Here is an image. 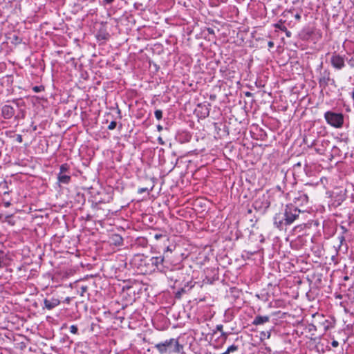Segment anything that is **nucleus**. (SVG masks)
<instances>
[{
  "instance_id": "a19ab883",
  "label": "nucleus",
  "mask_w": 354,
  "mask_h": 354,
  "mask_svg": "<svg viewBox=\"0 0 354 354\" xmlns=\"http://www.w3.org/2000/svg\"><path fill=\"white\" fill-rule=\"evenodd\" d=\"M301 166V162H299L295 164L293 167H294V169H296L297 167H300Z\"/></svg>"
},
{
  "instance_id": "79ce46f5",
  "label": "nucleus",
  "mask_w": 354,
  "mask_h": 354,
  "mask_svg": "<svg viewBox=\"0 0 354 354\" xmlns=\"http://www.w3.org/2000/svg\"><path fill=\"white\" fill-rule=\"evenodd\" d=\"M245 95L247 97H251L252 95V93L249 91H247L245 93Z\"/></svg>"
},
{
  "instance_id": "473e14b6",
  "label": "nucleus",
  "mask_w": 354,
  "mask_h": 354,
  "mask_svg": "<svg viewBox=\"0 0 354 354\" xmlns=\"http://www.w3.org/2000/svg\"><path fill=\"white\" fill-rule=\"evenodd\" d=\"M223 325L219 324V325H217V326H216V330H217L218 331H220L221 333H222V331H223Z\"/></svg>"
},
{
  "instance_id": "1a4fd4ad",
  "label": "nucleus",
  "mask_w": 354,
  "mask_h": 354,
  "mask_svg": "<svg viewBox=\"0 0 354 354\" xmlns=\"http://www.w3.org/2000/svg\"><path fill=\"white\" fill-rule=\"evenodd\" d=\"M60 304V300L58 298L54 297H46L44 300V307L43 308H46L48 310H50Z\"/></svg>"
},
{
  "instance_id": "3c124183",
  "label": "nucleus",
  "mask_w": 354,
  "mask_h": 354,
  "mask_svg": "<svg viewBox=\"0 0 354 354\" xmlns=\"http://www.w3.org/2000/svg\"><path fill=\"white\" fill-rule=\"evenodd\" d=\"M337 298H339V299H341L342 297V296L341 295H339L336 297Z\"/></svg>"
},
{
  "instance_id": "a211bd4d",
  "label": "nucleus",
  "mask_w": 354,
  "mask_h": 354,
  "mask_svg": "<svg viewBox=\"0 0 354 354\" xmlns=\"http://www.w3.org/2000/svg\"><path fill=\"white\" fill-rule=\"evenodd\" d=\"M113 240L114 241V243L118 245H120L123 243V239L122 236L118 234L113 235Z\"/></svg>"
},
{
  "instance_id": "58836bf2",
  "label": "nucleus",
  "mask_w": 354,
  "mask_h": 354,
  "mask_svg": "<svg viewBox=\"0 0 354 354\" xmlns=\"http://www.w3.org/2000/svg\"><path fill=\"white\" fill-rule=\"evenodd\" d=\"M147 191V188H140L138 189V193L142 194Z\"/></svg>"
},
{
  "instance_id": "39448f33",
  "label": "nucleus",
  "mask_w": 354,
  "mask_h": 354,
  "mask_svg": "<svg viewBox=\"0 0 354 354\" xmlns=\"http://www.w3.org/2000/svg\"><path fill=\"white\" fill-rule=\"evenodd\" d=\"M324 118L330 126L339 128L344 123V115L340 113H335L330 111L324 113Z\"/></svg>"
},
{
  "instance_id": "412c9836",
  "label": "nucleus",
  "mask_w": 354,
  "mask_h": 354,
  "mask_svg": "<svg viewBox=\"0 0 354 354\" xmlns=\"http://www.w3.org/2000/svg\"><path fill=\"white\" fill-rule=\"evenodd\" d=\"M154 114L157 120H160L162 118V111L161 110H156Z\"/></svg>"
},
{
  "instance_id": "ea45409f",
  "label": "nucleus",
  "mask_w": 354,
  "mask_h": 354,
  "mask_svg": "<svg viewBox=\"0 0 354 354\" xmlns=\"http://www.w3.org/2000/svg\"><path fill=\"white\" fill-rule=\"evenodd\" d=\"M71 297H66V298L64 299V302H65V303H66V304H69V303L71 302Z\"/></svg>"
},
{
  "instance_id": "a878e982",
  "label": "nucleus",
  "mask_w": 354,
  "mask_h": 354,
  "mask_svg": "<svg viewBox=\"0 0 354 354\" xmlns=\"http://www.w3.org/2000/svg\"><path fill=\"white\" fill-rule=\"evenodd\" d=\"M117 126V122L115 121H112L108 126L109 130H113Z\"/></svg>"
},
{
  "instance_id": "f03ea898",
  "label": "nucleus",
  "mask_w": 354,
  "mask_h": 354,
  "mask_svg": "<svg viewBox=\"0 0 354 354\" xmlns=\"http://www.w3.org/2000/svg\"><path fill=\"white\" fill-rule=\"evenodd\" d=\"M159 354L183 353V346L179 343L178 339L170 338L154 345Z\"/></svg>"
},
{
  "instance_id": "4be33fe9",
  "label": "nucleus",
  "mask_w": 354,
  "mask_h": 354,
  "mask_svg": "<svg viewBox=\"0 0 354 354\" xmlns=\"http://www.w3.org/2000/svg\"><path fill=\"white\" fill-rule=\"evenodd\" d=\"M44 89H45V88L42 85H41V86H35L32 87V90L35 93L43 91H44Z\"/></svg>"
},
{
  "instance_id": "2f4dec72",
  "label": "nucleus",
  "mask_w": 354,
  "mask_h": 354,
  "mask_svg": "<svg viewBox=\"0 0 354 354\" xmlns=\"http://www.w3.org/2000/svg\"><path fill=\"white\" fill-rule=\"evenodd\" d=\"M331 345L333 347H337L339 345V342L337 340L333 339L331 342Z\"/></svg>"
},
{
  "instance_id": "393cba45",
  "label": "nucleus",
  "mask_w": 354,
  "mask_h": 354,
  "mask_svg": "<svg viewBox=\"0 0 354 354\" xmlns=\"http://www.w3.org/2000/svg\"><path fill=\"white\" fill-rule=\"evenodd\" d=\"M229 333L222 331L221 334V337L223 340V344L225 343L228 337Z\"/></svg>"
},
{
  "instance_id": "864d4df0",
  "label": "nucleus",
  "mask_w": 354,
  "mask_h": 354,
  "mask_svg": "<svg viewBox=\"0 0 354 354\" xmlns=\"http://www.w3.org/2000/svg\"><path fill=\"white\" fill-rule=\"evenodd\" d=\"M8 193H9V192H8V191H5V192H4V194H8Z\"/></svg>"
},
{
  "instance_id": "6e6552de",
  "label": "nucleus",
  "mask_w": 354,
  "mask_h": 354,
  "mask_svg": "<svg viewBox=\"0 0 354 354\" xmlns=\"http://www.w3.org/2000/svg\"><path fill=\"white\" fill-rule=\"evenodd\" d=\"M330 64L335 69H342L345 66V56L333 53L330 58Z\"/></svg>"
},
{
  "instance_id": "e433bc0d",
  "label": "nucleus",
  "mask_w": 354,
  "mask_h": 354,
  "mask_svg": "<svg viewBox=\"0 0 354 354\" xmlns=\"http://www.w3.org/2000/svg\"><path fill=\"white\" fill-rule=\"evenodd\" d=\"M295 18L297 20V21H299L301 19V15L299 13H297L295 15Z\"/></svg>"
},
{
  "instance_id": "f8f14e48",
  "label": "nucleus",
  "mask_w": 354,
  "mask_h": 354,
  "mask_svg": "<svg viewBox=\"0 0 354 354\" xmlns=\"http://www.w3.org/2000/svg\"><path fill=\"white\" fill-rule=\"evenodd\" d=\"M194 283H193L192 281L187 282L184 287H182L176 292L175 297L177 299H180L183 294L187 293L194 286Z\"/></svg>"
},
{
  "instance_id": "4468645a",
  "label": "nucleus",
  "mask_w": 354,
  "mask_h": 354,
  "mask_svg": "<svg viewBox=\"0 0 354 354\" xmlns=\"http://www.w3.org/2000/svg\"><path fill=\"white\" fill-rule=\"evenodd\" d=\"M270 321V317L268 315L261 316L257 315L255 317L252 324L254 326L261 325L265 323H267Z\"/></svg>"
},
{
  "instance_id": "603ef678",
  "label": "nucleus",
  "mask_w": 354,
  "mask_h": 354,
  "mask_svg": "<svg viewBox=\"0 0 354 354\" xmlns=\"http://www.w3.org/2000/svg\"><path fill=\"white\" fill-rule=\"evenodd\" d=\"M12 102L17 104V100H13Z\"/></svg>"
},
{
  "instance_id": "f257e3e1",
  "label": "nucleus",
  "mask_w": 354,
  "mask_h": 354,
  "mask_svg": "<svg viewBox=\"0 0 354 354\" xmlns=\"http://www.w3.org/2000/svg\"><path fill=\"white\" fill-rule=\"evenodd\" d=\"M304 210L300 209L295 205L290 203L286 205L283 216L277 214L274 218V223L277 228L283 230V226L291 225L299 216L304 214Z\"/></svg>"
},
{
  "instance_id": "c03bdc74",
  "label": "nucleus",
  "mask_w": 354,
  "mask_h": 354,
  "mask_svg": "<svg viewBox=\"0 0 354 354\" xmlns=\"http://www.w3.org/2000/svg\"><path fill=\"white\" fill-rule=\"evenodd\" d=\"M287 37H290L291 32L287 29V31H284Z\"/></svg>"
},
{
  "instance_id": "c9c22d12",
  "label": "nucleus",
  "mask_w": 354,
  "mask_h": 354,
  "mask_svg": "<svg viewBox=\"0 0 354 354\" xmlns=\"http://www.w3.org/2000/svg\"><path fill=\"white\" fill-rule=\"evenodd\" d=\"M258 203H258V201H257V200L254 201V207H255V208H261V207L260 205H259V204H258Z\"/></svg>"
},
{
  "instance_id": "de8ad7c7",
  "label": "nucleus",
  "mask_w": 354,
  "mask_h": 354,
  "mask_svg": "<svg viewBox=\"0 0 354 354\" xmlns=\"http://www.w3.org/2000/svg\"><path fill=\"white\" fill-rule=\"evenodd\" d=\"M157 128L159 131L162 130V127L160 125H158Z\"/></svg>"
},
{
  "instance_id": "c85d7f7f",
  "label": "nucleus",
  "mask_w": 354,
  "mask_h": 354,
  "mask_svg": "<svg viewBox=\"0 0 354 354\" xmlns=\"http://www.w3.org/2000/svg\"><path fill=\"white\" fill-rule=\"evenodd\" d=\"M115 0H103V3L105 5H111L112 4Z\"/></svg>"
},
{
  "instance_id": "4c0bfd02",
  "label": "nucleus",
  "mask_w": 354,
  "mask_h": 354,
  "mask_svg": "<svg viewBox=\"0 0 354 354\" xmlns=\"http://www.w3.org/2000/svg\"><path fill=\"white\" fill-rule=\"evenodd\" d=\"M268 47H269V48H272V47H274V42H273V41H268Z\"/></svg>"
},
{
  "instance_id": "0eeeda50",
  "label": "nucleus",
  "mask_w": 354,
  "mask_h": 354,
  "mask_svg": "<svg viewBox=\"0 0 354 354\" xmlns=\"http://www.w3.org/2000/svg\"><path fill=\"white\" fill-rule=\"evenodd\" d=\"M318 82L319 87L322 89H325L329 84H335V80L330 77V72L328 69L320 72Z\"/></svg>"
},
{
  "instance_id": "20e7f679",
  "label": "nucleus",
  "mask_w": 354,
  "mask_h": 354,
  "mask_svg": "<svg viewBox=\"0 0 354 354\" xmlns=\"http://www.w3.org/2000/svg\"><path fill=\"white\" fill-rule=\"evenodd\" d=\"M171 252L172 250L168 246L164 251L162 256L150 258L151 272L155 271L156 269L162 270L165 267H167V265L164 264L170 261L169 253L171 254Z\"/></svg>"
},
{
  "instance_id": "a18cd8bd",
  "label": "nucleus",
  "mask_w": 354,
  "mask_h": 354,
  "mask_svg": "<svg viewBox=\"0 0 354 354\" xmlns=\"http://www.w3.org/2000/svg\"><path fill=\"white\" fill-rule=\"evenodd\" d=\"M4 205L5 207H8L10 205V202H5L4 203Z\"/></svg>"
},
{
  "instance_id": "9b49d317",
  "label": "nucleus",
  "mask_w": 354,
  "mask_h": 354,
  "mask_svg": "<svg viewBox=\"0 0 354 354\" xmlns=\"http://www.w3.org/2000/svg\"><path fill=\"white\" fill-rule=\"evenodd\" d=\"M14 108L10 105H4L1 108V116L6 120L12 118L15 115Z\"/></svg>"
},
{
  "instance_id": "7ed1b4c3",
  "label": "nucleus",
  "mask_w": 354,
  "mask_h": 354,
  "mask_svg": "<svg viewBox=\"0 0 354 354\" xmlns=\"http://www.w3.org/2000/svg\"><path fill=\"white\" fill-rule=\"evenodd\" d=\"M150 258L144 254H136L131 263L132 266L137 269V271L142 274H147L151 272Z\"/></svg>"
},
{
  "instance_id": "6ab92c4d",
  "label": "nucleus",
  "mask_w": 354,
  "mask_h": 354,
  "mask_svg": "<svg viewBox=\"0 0 354 354\" xmlns=\"http://www.w3.org/2000/svg\"><path fill=\"white\" fill-rule=\"evenodd\" d=\"M238 350V346L232 344L230 346L227 350L225 351L227 354L230 353L231 352H234Z\"/></svg>"
},
{
  "instance_id": "c756f323",
  "label": "nucleus",
  "mask_w": 354,
  "mask_h": 354,
  "mask_svg": "<svg viewBox=\"0 0 354 354\" xmlns=\"http://www.w3.org/2000/svg\"><path fill=\"white\" fill-rule=\"evenodd\" d=\"M162 237H166L165 235H163L162 234H156L155 236H154V238L156 239V240H158L160 239V238Z\"/></svg>"
},
{
  "instance_id": "f3484780",
  "label": "nucleus",
  "mask_w": 354,
  "mask_h": 354,
  "mask_svg": "<svg viewBox=\"0 0 354 354\" xmlns=\"http://www.w3.org/2000/svg\"><path fill=\"white\" fill-rule=\"evenodd\" d=\"M285 21L280 19L278 23L274 24V27L281 31H287V28L283 25Z\"/></svg>"
},
{
  "instance_id": "09e8293b",
  "label": "nucleus",
  "mask_w": 354,
  "mask_h": 354,
  "mask_svg": "<svg viewBox=\"0 0 354 354\" xmlns=\"http://www.w3.org/2000/svg\"><path fill=\"white\" fill-rule=\"evenodd\" d=\"M342 229L344 230V232H347V230L344 227H342Z\"/></svg>"
},
{
  "instance_id": "423d86ee",
  "label": "nucleus",
  "mask_w": 354,
  "mask_h": 354,
  "mask_svg": "<svg viewBox=\"0 0 354 354\" xmlns=\"http://www.w3.org/2000/svg\"><path fill=\"white\" fill-rule=\"evenodd\" d=\"M306 188L303 190L299 191L297 194V196H295L293 199L294 205L297 206L298 207H301L308 202V196L307 193V189L312 187L311 184H306Z\"/></svg>"
},
{
  "instance_id": "49530a36",
  "label": "nucleus",
  "mask_w": 354,
  "mask_h": 354,
  "mask_svg": "<svg viewBox=\"0 0 354 354\" xmlns=\"http://www.w3.org/2000/svg\"><path fill=\"white\" fill-rule=\"evenodd\" d=\"M79 1H88V2H93L95 0H78Z\"/></svg>"
},
{
  "instance_id": "cd10ccee",
  "label": "nucleus",
  "mask_w": 354,
  "mask_h": 354,
  "mask_svg": "<svg viewBox=\"0 0 354 354\" xmlns=\"http://www.w3.org/2000/svg\"><path fill=\"white\" fill-rule=\"evenodd\" d=\"M88 290L87 286H82L81 287V295L83 296L84 293L86 292Z\"/></svg>"
},
{
  "instance_id": "8fccbe9b",
  "label": "nucleus",
  "mask_w": 354,
  "mask_h": 354,
  "mask_svg": "<svg viewBox=\"0 0 354 354\" xmlns=\"http://www.w3.org/2000/svg\"><path fill=\"white\" fill-rule=\"evenodd\" d=\"M264 207H268V203L267 202L265 203Z\"/></svg>"
},
{
  "instance_id": "dca6fc26",
  "label": "nucleus",
  "mask_w": 354,
  "mask_h": 354,
  "mask_svg": "<svg viewBox=\"0 0 354 354\" xmlns=\"http://www.w3.org/2000/svg\"><path fill=\"white\" fill-rule=\"evenodd\" d=\"M70 165L68 163H64L59 167V172L58 174H67L69 173Z\"/></svg>"
},
{
  "instance_id": "bb28decb",
  "label": "nucleus",
  "mask_w": 354,
  "mask_h": 354,
  "mask_svg": "<svg viewBox=\"0 0 354 354\" xmlns=\"http://www.w3.org/2000/svg\"><path fill=\"white\" fill-rule=\"evenodd\" d=\"M323 325L325 330H328L332 326L328 320H325V322L323 323Z\"/></svg>"
},
{
  "instance_id": "7c9ffc66",
  "label": "nucleus",
  "mask_w": 354,
  "mask_h": 354,
  "mask_svg": "<svg viewBox=\"0 0 354 354\" xmlns=\"http://www.w3.org/2000/svg\"><path fill=\"white\" fill-rule=\"evenodd\" d=\"M338 239L339 241L340 245H342L344 242L346 241L345 238L344 236H339L338 237Z\"/></svg>"
},
{
  "instance_id": "ddd939ff",
  "label": "nucleus",
  "mask_w": 354,
  "mask_h": 354,
  "mask_svg": "<svg viewBox=\"0 0 354 354\" xmlns=\"http://www.w3.org/2000/svg\"><path fill=\"white\" fill-rule=\"evenodd\" d=\"M71 181V176L67 174H57V183L60 187L62 184L68 185Z\"/></svg>"
},
{
  "instance_id": "37998d69",
  "label": "nucleus",
  "mask_w": 354,
  "mask_h": 354,
  "mask_svg": "<svg viewBox=\"0 0 354 354\" xmlns=\"http://www.w3.org/2000/svg\"><path fill=\"white\" fill-rule=\"evenodd\" d=\"M0 186H3V188H7L8 186H7V182L6 181H4L2 184H0Z\"/></svg>"
},
{
  "instance_id": "2eb2a0df",
  "label": "nucleus",
  "mask_w": 354,
  "mask_h": 354,
  "mask_svg": "<svg viewBox=\"0 0 354 354\" xmlns=\"http://www.w3.org/2000/svg\"><path fill=\"white\" fill-rule=\"evenodd\" d=\"M209 106H210L209 104H208L207 105L203 104H198V107L201 108L202 109L201 111V114L204 118L207 117L209 115V108L208 107Z\"/></svg>"
},
{
  "instance_id": "5701e85b",
  "label": "nucleus",
  "mask_w": 354,
  "mask_h": 354,
  "mask_svg": "<svg viewBox=\"0 0 354 354\" xmlns=\"http://www.w3.org/2000/svg\"><path fill=\"white\" fill-rule=\"evenodd\" d=\"M270 337V331H262L261 333V339H263V338L269 339Z\"/></svg>"
},
{
  "instance_id": "9d476101",
  "label": "nucleus",
  "mask_w": 354,
  "mask_h": 354,
  "mask_svg": "<svg viewBox=\"0 0 354 354\" xmlns=\"http://www.w3.org/2000/svg\"><path fill=\"white\" fill-rule=\"evenodd\" d=\"M222 76L226 79H233L235 77L236 70L233 66H222L220 68Z\"/></svg>"
},
{
  "instance_id": "f704fd0d",
  "label": "nucleus",
  "mask_w": 354,
  "mask_h": 354,
  "mask_svg": "<svg viewBox=\"0 0 354 354\" xmlns=\"http://www.w3.org/2000/svg\"><path fill=\"white\" fill-rule=\"evenodd\" d=\"M17 141L18 142H20V143H21V142H22V141H23V138H22L21 135H17Z\"/></svg>"
},
{
  "instance_id": "aec40b11",
  "label": "nucleus",
  "mask_w": 354,
  "mask_h": 354,
  "mask_svg": "<svg viewBox=\"0 0 354 354\" xmlns=\"http://www.w3.org/2000/svg\"><path fill=\"white\" fill-rule=\"evenodd\" d=\"M306 227V224H301V225H298L297 226H295L293 229L294 231L295 232H301L302 230H304V229Z\"/></svg>"
},
{
  "instance_id": "b1692460",
  "label": "nucleus",
  "mask_w": 354,
  "mask_h": 354,
  "mask_svg": "<svg viewBox=\"0 0 354 354\" xmlns=\"http://www.w3.org/2000/svg\"><path fill=\"white\" fill-rule=\"evenodd\" d=\"M70 331L73 334H75V335L77 334L78 333V328H77V326H75V325L71 326Z\"/></svg>"
},
{
  "instance_id": "72a5a7b5",
  "label": "nucleus",
  "mask_w": 354,
  "mask_h": 354,
  "mask_svg": "<svg viewBox=\"0 0 354 354\" xmlns=\"http://www.w3.org/2000/svg\"><path fill=\"white\" fill-rule=\"evenodd\" d=\"M207 30L209 34H211V35H214V30L213 28H207Z\"/></svg>"
}]
</instances>
